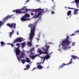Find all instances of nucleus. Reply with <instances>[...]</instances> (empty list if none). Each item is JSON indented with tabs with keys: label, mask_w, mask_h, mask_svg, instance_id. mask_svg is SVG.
Here are the masks:
<instances>
[{
	"label": "nucleus",
	"mask_w": 79,
	"mask_h": 79,
	"mask_svg": "<svg viewBox=\"0 0 79 79\" xmlns=\"http://www.w3.org/2000/svg\"><path fill=\"white\" fill-rule=\"evenodd\" d=\"M13 12H16V10H14L13 11Z\"/></svg>",
	"instance_id": "obj_42"
},
{
	"label": "nucleus",
	"mask_w": 79,
	"mask_h": 79,
	"mask_svg": "<svg viewBox=\"0 0 79 79\" xmlns=\"http://www.w3.org/2000/svg\"><path fill=\"white\" fill-rule=\"evenodd\" d=\"M26 68H27V69H29L30 68V65L29 64L27 65Z\"/></svg>",
	"instance_id": "obj_28"
},
{
	"label": "nucleus",
	"mask_w": 79,
	"mask_h": 79,
	"mask_svg": "<svg viewBox=\"0 0 79 79\" xmlns=\"http://www.w3.org/2000/svg\"><path fill=\"white\" fill-rule=\"evenodd\" d=\"M30 58H32V56H31V55H30Z\"/></svg>",
	"instance_id": "obj_50"
},
{
	"label": "nucleus",
	"mask_w": 79,
	"mask_h": 79,
	"mask_svg": "<svg viewBox=\"0 0 79 79\" xmlns=\"http://www.w3.org/2000/svg\"><path fill=\"white\" fill-rule=\"evenodd\" d=\"M24 40L23 38H22L21 37L18 38L17 39H16L13 42V44L15 43V42H21L22 41H24Z\"/></svg>",
	"instance_id": "obj_6"
},
{
	"label": "nucleus",
	"mask_w": 79,
	"mask_h": 79,
	"mask_svg": "<svg viewBox=\"0 0 79 79\" xmlns=\"http://www.w3.org/2000/svg\"><path fill=\"white\" fill-rule=\"evenodd\" d=\"M76 0H75V1L72 2L71 3H74V2H76Z\"/></svg>",
	"instance_id": "obj_48"
},
{
	"label": "nucleus",
	"mask_w": 79,
	"mask_h": 79,
	"mask_svg": "<svg viewBox=\"0 0 79 79\" xmlns=\"http://www.w3.org/2000/svg\"><path fill=\"white\" fill-rule=\"evenodd\" d=\"M76 3H79V0H75Z\"/></svg>",
	"instance_id": "obj_29"
},
{
	"label": "nucleus",
	"mask_w": 79,
	"mask_h": 79,
	"mask_svg": "<svg viewBox=\"0 0 79 79\" xmlns=\"http://www.w3.org/2000/svg\"><path fill=\"white\" fill-rule=\"evenodd\" d=\"M52 53H53V52H52L51 53H49L48 54H49V55H50V54H52Z\"/></svg>",
	"instance_id": "obj_61"
},
{
	"label": "nucleus",
	"mask_w": 79,
	"mask_h": 79,
	"mask_svg": "<svg viewBox=\"0 0 79 79\" xmlns=\"http://www.w3.org/2000/svg\"><path fill=\"white\" fill-rule=\"evenodd\" d=\"M16 46H19V45H20V44L17 43V44H16Z\"/></svg>",
	"instance_id": "obj_31"
},
{
	"label": "nucleus",
	"mask_w": 79,
	"mask_h": 79,
	"mask_svg": "<svg viewBox=\"0 0 79 79\" xmlns=\"http://www.w3.org/2000/svg\"><path fill=\"white\" fill-rule=\"evenodd\" d=\"M40 9V8L35 9H31V12L34 11V12H35L36 13H37V12H39V10Z\"/></svg>",
	"instance_id": "obj_10"
},
{
	"label": "nucleus",
	"mask_w": 79,
	"mask_h": 79,
	"mask_svg": "<svg viewBox=\"0 0 79 79\" xmlns=\"http://www.w3.org/2000/svg\"><path fill=\"white\" fill-rule=\"evenodd\" d=\"M21 20L23 22L26 21V18L23 16V17L21 18Z\"/></svg>",
	"instance_id": "obj_12"
},
{
	"label": "nucleus",
	"mask_w": 79,
	"mask_h": 79,
	"mask_svg": "<svg viewBox=\"0 0 79 79\" xmlns=\"http://www.w3.org/2000/svg\"><path fill=\"white\" fill-rule=\"evenodd\" d=\"M49 54H47L44 57V58L45 60H48L50 58V56L49 55Z\"/></svg>",
	"instance_id": "obj_11"
},
{
	"label": "nucleus",
	"mask_w": 79,
	"mask_h": 79,
	"mask_svg": "<svg viewBox=\"0 0 79 79\" xmlns=\"http://www.w3.org/2000/svg\"><path fill=\"white\" fill-rule=\"evenodd\" d=\"M72 58H73V59L74 60H76V58L77 59H79V57H78L77 56H74V55L72 56Z\"/></svg>",
	"instance_id": "obj_16"
},
{
	"label": "nucleus",
	"mask_w": 79,
	"mask_h": 79,
	"mask_svg": "<svg viewBox=\"0 0 79 79\" xmlns=\"http://www.w3.org/2000/svg\"><path fill=\"white\" fill-rule=\"evenodd\" d=\"M7 19H7V18H6V17H5V18H4L3 20H4V21H5V20H7Z\"/></svg>",
	"instance_id": "obj_36"
},
{
	"label": "nucleus",
	"mask_w": 79,
	"mask_h": 79,
	"mask_svg": "<svg viewBox=\"0 0 79 79\" xmlns=\"http://www.w3.org/2000/svg\"><path fill=\"white\" fill-rule=\"evenodd\" d=\"M30 50L31 53H32V51H34V48H32L31 49H30Z\"/></svg>",
	"instance_id": "obj_23"
},
{
	"label": "nucleus",
	"mask_w": 79,
	"mask_h": 79,
	"mask_svg": "<svg viewBox=\"0 0 79 79\" xmlns=\"http://www.w3.org/2000/svg\"><path fill=\"white\" fill-rule=\"evenodd\" d=\"M55 13V12H54V11H52V15H53V14H54Z\"/></svg>",
	"instance_id": "obj_40"
},
{
	"label": "nucleus",
	"mask_w": 79,
	"mask_h": 79,
	"mask_svg": "<svg viewBox=\"0 0 79 79\" xmlns=\"http://www.w3.org/2000/svg\"><path fill=\"white\" fill-rule=\"evenodd\" d=\"M39 53L40 54H42V53H44V52L42 51V50H39Z\"/></svg>",
	"instance_id": "obj_25"
},
{
	"label": "nucleus",
	"mask_w": 79,
	"mask_h": 79,
	"mask_svg": "<svg viewBox=\"0 0 79 79\" xmlns=\"http://www.w3.org/2000/svg\"><path fill=\"white\" fill-rule=\"evenodd\" d=\"M22 8H27V6H23V7Z\"/></svg>",
	"instance_id": "obj_51"
},
{
	"label": "nucleus",
	"mask_w": 79,
	"mask_h": 79,
	"mask_svg": "<svg viewBox=\"0 0 79 79\" xmlns=\"http://www.w3.org/2000/svg\"><path fill=\"white\" fill-rule=\"evenodd\" d=\"M12 16V15H8L6 17V18H7V19H9L11 18V17Z\"/></svg>",
	"instance_id": "obj_22"
},
{
	"label": "nucleus",
	"mask_w": 79,
	"mask_h": 79,
	"mask_svg": "<svg viewBox=\"0 0 79 79\" xmlns=\"http://www.w3.org/2000/svg\"><path fill=\"white\" fill-rule=\"evenodd\" d=\"M49 48H50V46L48 45H46L43 48V51H46L44 52H43V54H48V52H48V49H49Z\"/></svg>",
	"instance_id": "obj_4"
},
{
	"label": "nucleus",
	"mask_w": 79,
	"mask_h": 79,
	"mask_svg": "<svg viewBox=\"0 0 79 79\" xmlns=\"http://www.w3.org/2000/svg\"><path fill=\"white\" fill-rule=\"evenodd\" d=\"M27 45H29V47H31L32 45V44L28 42L27 43Z\"/></svg>",
	"instance_id": "obj_18"
},
{
	"label": "nucleus",
	"mask_w": 79,
	"mask_h": 79,
	"mask_svg": "<svg viewBox=\"0 0 79 79\" xmlns=\"http://www.w3.org/2000/svg\"><path fill=\"white\" fill-rule=\"evenodd\" d=\"M7 45H11V43H8V44H7Z\"/></svg>",
	"instance_id": "obj_57"
},
{
	"label": "nucleus",
	"mask_w": 79,
	"mask_h": 79,
	"mask_svg": "<svg viewBox=\"0 0 79 79\" xmlns=\"http://www.w3.org/2000/svg\"><path fill=\"white\" fill-rule=\"evenodd\" d=\"M1 45H2V47H3V45H5V43H4V42L3 41H1Z\"/></svg>",
	"instance_id": "obj_27"
},
{
	"label": "nucleus",
	"mask_w": 79,
	"mask_h": 79,
	"mask_svg": "<svg viewBox=\"0 0 79 79\" xmlns=\"http://www.w3.org/2000/svg\"><path fill=\"white\" fill-rule=\"evenodd\" d=\"M25 10L24 8H22L21 9H16V15H18V14H21L22 13L21 11L22 10Z\"/></svg>",
	"instance_id": "obj_8"
},
{
	"label": "nucleus",
	"mask_w": 79,
	"mask_h": 79,
	"mask_svg": "<svg viewBox=\"0 0 79 79\" xmlns=\"http://www.w3.org/2000/svg\"><path fill=\"white\" fill-rule=\"evenodd\" d=\"M30 61H31V60H27V63H29V62H30Z\"/></svg>",
	"instance_id": "obj_35"
},
{
	"label": "nucleus",
	"mask_w": 79,
	"mask_h": 79,
	"mask_svg": "<svg viewBox=\"0 0 79 79\" xmlns=\"http://www.w3.org/2000/svg\"><path fill=\"white\" fill-rule=\"evenodd\" d=\"M38 14L37 15H40L42 13V11H41V9H39V10H38Z\"/></svg>",
	"instance_id": "obj_15"
},
{
	"label": "nucleus",
	"mask_w": 79,
	"mask_h": 79,
	"mask_svg": "<svg viewBox=\"0 0 79 79\" xmlns=\"http://www.w3.org/2000/svg\"><path fill=\"white\" fill-rule=\"evenodd\" d=\"M62 43L59 45V48H60V46L62 45H63L62 48L64 50H66L68 48L69 45L71 44V41L69 40V36H67L66 39L64 41H62Z\"/></svg>",
	"instance_id": "obj_2"
},
{
	"label": "nucleus",
	"mask_w": 79,
	"mask_h": 79,
	"mask_svg": "<svg viewBox=\"0 0 79 79\" xmlns=\"http://www.w3.org/2000/svg\"><path fill=\"white\" fill-rule=\"evenodd\" d=\"M13 44V43H11V46L12 47V48H13V46H15V45Z\"/></svg>",
	"instance_id": "obj_33"
},
{
	"label": "nucleus",
	"mask_w": 79,
	"mask_h": 79,
	"mask_svg": "<svg viewBox=\"0 0 79 79\" xmlns=\"http://www.w3.org/2000/svg\"><path fill=\"white\" fill-rule=\"evenodd\" d=\"M74 35V34H72V35H71L72 36H73V35Z\"/></svg>",
	"instance_id": "obj_56"
},
{
	"label": "nucleus",
	"mask_w": 79,
	"mask_h": 79,
	"mask_svg": "<svg viewBox=\"0 0 79 79\" xmlns=\"http://www.w3.org/2000/svg\"><path fill=\"white\" fill-rule=\"evenodd\" d=\"M45 11H45L44 13H47V11H48V10H45Z\"/></svg>",
	"instance_id": "obj_49"
},
{
	"label": "nucleus",
	"mask_w": 79,
	"mask_h": 79,
	"mask_svg": "<svg viewBox=\"0 0 79 79\" xmlns=\"http://www.w3.org/2000/svg\"><path fill=\"white\" fill-rule=\"evenodd\" d=\"M41 19V17H40L39 18L38 20H37V21H38L40 20V19Z\"/></svg>",
	"instance_id": "obj_41"
},
{
	"label": "nucleus",
	"mask_w": 79,
	"mask_h": 79,
	"mask_svg": "<svg viewBox=\"0 0 79 79\" xmlns=\"http://www.w3.org/2000/svg\"><path fill=\"white\" fill-rule=\"evenodd\" d=\"M29 42H30V43H31V44H32V40H30V41H29Z\"/></svg>",
	"instance_id": "obj_52"
},
{
	"label": "nucleus",
	"mask_w": 79,
	"mask_h": 79,
	"mask_svg": "<svg viewBox=\"0 0 79 79\" xmlns=\"http://www.w3.org/2000/svg\"><path fill=\"white\" fill-rule=\"evenodd\" d=\"M58 50L59 51H61V49H59Z\"/></svg>",
	"instance_id": "obj_64"
},
{
	"label": "nucleus",
	"mask_w": 79,
	"mask_h": 79,
	"mask_svg": "<svg viewBox=\"0 0 79 79\" xmlns=\"http://www.w3.org/2000/svg\"><path fill=\"white\" fill-rule=\"evenodd\" d=\"M23 16H24V17H25L26 18H29L30 17V15L28 13H26L24 14Z\"/></svg>",
	"instance_id": "obj_13"
},
{
	"label": "nucleus",
	"mask_w": 79,
	"mask_h": 79,
	"mask_svg": "<svg viewBox=\"0 0 79 79\" xmlns=\"http://www.w3.org/2000/svg\"><path fill=\"white\" fill-rule=\"evenodd\" d=\"M71 63H72V62L71 61H70L67 64L63 63L61 65V66H59V69H60V68H63V66H64L65 65H68V64H71Z\"/></svg>",
	"instance_id": "obj_9"
},
{
	"label": "nucleus",
	"mask_w": 79,
	"mask_h": 79,
	"mask_svg": "<svg viewBox=\"0 0 79 79\" xmlns=\"http://www.w3.org/2000/svg\"><path fill=\"white\" fill-rule=\"evenodd\" d=\"M37 56V54H36L35 56H34L35 58H36V57Z\"/></svg>",
	"instance_id": "obj_45"
},
{
	"label": "nucleus",
	"mask_w": 79,
	"mask_h": 79,
	"mask_svg": "<svg viewBox=\"0 0 79 79\" xmlns=\"http://www.w3.org/2000/svg\"><path fill=\"white\" fill-rule=\"evenodd\" d=\"M19 46H18L17 48H15V50H17V49H19Z\"/></svg>",
	"instance_id": "obj_30"
},
{
	"label": "nucleus",
	"mask_w": 79,
	"mask_h": 79,
	"mask_svg": "<svg viewBox=\"0 0 79 79\" xmlns=\"http://www.w3.org/2000/svg\"><path fill=\"white\" fill-rule=\"evenodd\" d=\"M21 60V62H22L23 64H24V63H25V62L26 61V60L25 61V59H21V60L20 59V60Z\"/></svg>",
	"instance_id": "obj_17"
},
{
	"label": "nucleus",
	"mask_w": 79,
	"mask_h": 79,
	"mask_svg": "<svg viewBox=\"0 0 79 79\" xmlns=\"http://www.w3.org/2000/svg\"><path fill=\"white\" fill-rule=\"evenodd\" d=\"M15 51H16V53L17 55V57L18 60H20V59H21L23 58L24 56L23 55H25L26 54V51L23 50L21 52H20V49H15Z\"/></svg>",
	"instance_id": "obj_3"
},
{
	"label": "nucleus",
	"mask_w": 79,
	"mask_h": 79,
	"mask_svg": "<svg viewBox=\"0 0 79 79\" xmlns=\"http://www.w3.org/2000/svg\"><path fill=\"white\" fill-rule=\"evenodd\" d=\"M76 5H77V8H79V7H78V4H76Z\"/></svg>",
	"instance_id": "obj_58"
},
{
	"label": "nucleus",
	"mask_w": 79,
	"mask_h": 79,
	"mask_svg": "<svg viewBox=\"0 0 79 79\" xmlns=\"http://www.w3.org/2000/svg\"><path fill=\"white\" fill-rule=\"evenodd\" d=\"M22 46V48H24V47H26V42H24L23 43L21 44Z\"/></svg>",
	"instance_id": "obj_14"
},
{
	"label": "nucleus",
	"mask_w": 79,
	"mask_h": 79,
	"mask_svg": "<svg viewBox=\"0 0 79 79\" xmlns=\"http://www.w3.org/2000/svg\"><path fill=\"white\" fill-rule=\"evenodd\" d=\"M73 61V58H71V61Z\"/></svg>",
	"instance_id": "obj_60"
},
{
	"label": "nucleus",
	"mask_w": 79,
	"mask_h": 79,
	"mask_svg": "<svg viewBox=\"0 0 79 79\" xmlns=\"http://www.w3.org/2000/svg\"><path fill=\"white\" fill-rule=\"evenodd\" d=\"M47 10H44L43 9H41V11L42 13H44L45 11H46Z\"/></svg>",
	"instance_id": "obj_26"
},
{
	"label": "nucleus",
	"mask_w": 79,
	"mask_h": 79,
	"mask_svg": "<svg viewBox=\"0 0 79 79\" xmlns=\"http://www.w3.org/2000/svg\"><path fill=\"white\" fill-rule=\"evenodd\" d=\"M29 2V0H27V1H26V2H27V3H28Z\"/></svg>",
	"instance_id": "obj_47"
},
{
	"label": "nucleus",
	"mask_w": 79,
	"mask_h": 79,
	"mask_svg": "<svg viewBox=\"0 0 79 79\" xmlns=\"http://www.w3.org/2000/svg\"><path fill=\"white\" fill-rule=\"evenodd\" d=\"M10 33V35H12V33H11V32H10V33Z\"/></svg>",
	"instance_id": "obj_44"
},
{
	"label": "nucleus",
	"mask_w": 79,
	"mask_h": 79,
	"mask_svg": "<svg viewBox=\"0 0 79 79\" xmlns=\"http://www.w3.org/2000/svg\"><path fill=\"white\" fill-rule=\"evenodd\" d=\"M28 59H29V58H27V57L26 58V60H28Z\"/></svg>",
	"instance_id": "obj_54"
},
{
	"label": "nucleus",
	"mask_w": 79,
	"mask_h": 79,
	"mask_svg": "<svg viewBox=\"0 0 79 79\" xmlns=\"http://www.w3.org/2000/svg\"><path fill=\"white\" fill-rule=\"evenodd\" d=\"M27 69H24V70H27Z\"/></svg>",
	"instance_id": "obj_62"
},
{
	"label": "nucleus",
	"mask_w": 79,
	"mask_h": 79,
	"mask_svg": "<svg viewBox=\"0 0 79 79\" xmlns=\"http://www.w3.org/2000/svg\"><path fill=\"white\" fill-rule=\"evenodd\" d=\"M17 35H19V32L18 31L17 32Z\"/></svg>",
	"instance_id": "obj_59"
},
{
	"label": "nucleus",
	"mask_w": 79,
	"mask_h": 79,
	"mask_svg": "<svg viewBox=\"0 0 79 79\" xmlns=\"http://www.w3.org/2000/svg\"><path fill=\"white\" fill-rule=\"evenodd\" d=\"M34 58H35L34 56V55L32 56V60H34Z\"/></svg>",
	"instance_id": "obj_34"
},
{
	"label": "nucleus",
	"mask_w": 79,
	"mask_h": 79,
	"mask_svg": "<svg viewBox=\"0 0 79 79\" xmlns=\"http://www.w3.org/2000/svg\"><path fill=\"white\" fill-rule=\"evenodd\" d=\"M46 59H45V58H44V59L43 60V61L42 62V63H44V61H45V60Z\"/></svg>",
	"instance_id": "obj_38"
},
{
	"label": "nucleus",
	"mask_w": 79,
	"mask_h": 79,
	"mask_svg": "<svg viewBox=\"0 0 79 79\" xmlns=\"http://www.w3.org/2000/svg\"><path fill=\"white\" fill-rule=\"evenodd\" d=\"M71 10H69L67 13V16H69V15H71Z\"/></svg>",
	"instance_id": "obj_19"
},
{
	"label": "nucleus",
	"mask_w": 79,
	"mask_h": 79,
	"mask_svg": "<svg viewBox=\"0 0 79 79\" xmlns=\"http://www.w3.org/2000/svg\"><path fill=\"white\" fill-rule=\"evenodd\" d=\"M22 13H26V11H24L23 12H22Z\"/></svg>",
	"instance_id": "obj_39"
},
{
	"label": "nucleus",
	"mask_w": 79,
	"mask_h": 79,
	"mask_svg": "<svg viewBox=\"0 0 79 79\" xmlns=\"http://www.w3.org/2000/svg\"><path fill=\"white\" fill-rule=\"evenodd\" d=\"M28 27L31 28L30 35L29 36V39L31 40H32L35 35V24L34 23H30L28 25Z\"/></svg>",
	"instance_id": "obj_1"
},
{
	"label": "nucleus",
	"mask_w": 79,
	"mask_h": 79,
	"mask_svg": "<svg viewBox=\"0 0 79 79\" xmlns=\"http://www.w3.org/2000/svg\"><path fill=\"white\" fill-rule=\"evenodd\" d=\"M36 39H37V40H39V39H38V38H36Z\"/></svg>",
	"instance_id": "obj_63"
},
{
	"label": "nucleus",
	"mask_w": 79,
	"mask_h": 79,
	"mask_svg": "<svg viewBox=\"0 0 79 79\" xmlns=\"http://www.w3.org/2000/svg\"><path fill=\"white\" fill-rule=\"evenodd\" d=\"M12 32H11V33H12V34H13L14 33V32H15V31H14V30H12Z\"/></svg>",
	"instance_id": "obj_37"
},
{
	"label": "nucleus",
	"mask_w": 79,
	"mask_h": 79,
	"mask_svg": "<svg viewBox=\"0 0 79 79\" xmlns=\"http://www.w3.org/2000/svg\"><path fill=\"white\" fill-rule=\"evenodd\" d=\"M68 8L69 9H72V10H74V12H73V15H76L77 14H79V13L77 12L79 11V9H74L73 8H70V7H68Z\"/></svg>",
	"instance_id": "obj_7"
},
{
	"label": "nucleus",
	"mask_w": 79,
	"mask_h": 79,
	"mask_svg": "<svg viewBox=\"0 0 79 79\" xmlns=\"http://www.w3.org/2000/svg\"><path fill=\"white\" fill-rule=\"evenodd\" d=\"M38 68L39 69H42V68L43 67H42V66L41 65H39L37 66Z\"/></svg>",
	"instance_id": "obj_21"
},
{
	"label": "nucleus",
	"mask_w": 79,
	"mask_h": 79,
	"mask_svg": "<svg viewBox=\"0 0 79 79\" xmlns=\"http://www.w3.org/2000/svg\"><path fill=\"white\" fill-rule=\"evenodd\" d=\"M31 16H33V15H34V13H31Z\"/></svg>",
	"instance_id": "obj_46"
},
{
	"label": "nucleus",
	"mask_w": 79,
	"mask_h": 79,
	"mask_svg": "<svg viewBox=\"0 0 79 79\" xmlns=\"http://www.w3.org/2000/svg\"><path fill=\"white\" fill-rule=\"evenodd\" d=\"M31 10H32V9H27V8H26V9H24V10L25 11H26L27 12V11H31Z\"/></svg>",
	"instance_id": "obj_20"
},
{
	"label": "nucleus",
	"mask_w": 79,
	"mask_h": 79,
	"mask_svg": "<svg viewBox=\"0 0 79 79\" xmlns=\"http://www.w3.org/2000/svg\"><path fill=\"white\" fill-rule=\"evenodd\" d=\"M79 30H77L76 31V32H79Z\"/></svg>",
	"instance_id": "obj_55"
},
{
	"label": "nucleus",
	"mask_w": 79,
	"mask_h": 79,
	"mask_svg": "<svg viewBox=\"0 0 79 79\" xmlns=\"http://www.w3.org/2000/svg\"><path fill=\"white\" fill-rule=\"evenodd\" d=\"M35 68H34L33 69V70H32V71H33L34 70V69H35Z\"/></svg>",
	"instance_id": "obj_53"
},
{
	"label": "nucleus",
	"mask_w": 79,
	"mask_h": 79,
	"mask_svg": "<svg viewBox=\"0 0 79 79\" xmlns=\"http://www.w3.org/2000/svg\"><path fill=\"white\" fill-rule=\"evenodd\" d=\"M39 17V15H37L36 14H35V15L33 16V18H38Z\"/></svg>",
	"instance_id": "obj_24"
},
{
	"label": "nucleus",
	"mask_w": 79,
	"mask_h": 79,
	"mask_svg": "<svg viewBox=\"0 0 79 79\" xmlns=\"http://www.w3.org/2000/svg\"><path fill=\"white\" fill-rule=\"evenodd\" d=\"M44 57H41V60H43V59H44Z\"/></svg>",
	"instance_id": "obj_43"
},
{
	"label": "nucleus",
	"mask_w": 79,
	"mask_h": 79,
	"mask_svg": "<svg viewBox=\"0 0 79 79\" xmlns=\"http://www.w3.org/2000/svg\"><path fill=\"white\" fill-rule=\"evenodd\" d=\"M7 26L10 27L12 29H15L16 28V23H8L6 24Z\"/></svg>",
	"instance_id": "obj_5"
},
{
	"label": "nucleus",
	"mask_w": 79,
	"mask_h": 79,
	"mask_svg": "<svg viewBox=\"0 0 79 79\" xmlns=\"http://www.w3.org/2000/svg\"><path fill=\"white\" fill-rule=\"evenodd\" d=\"M26 21H31L30 19L27 18H26Z\"/></svg>",
	"instance_id": "obj_32"
}]
</instances>
